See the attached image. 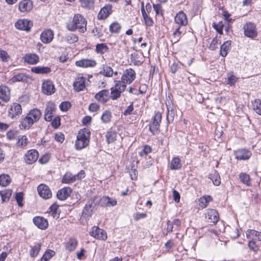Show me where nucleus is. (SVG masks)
<instances>
[{
  "mask_svg": "<svg viewBox=\"0 0 261 261\" xmlns=\"http://www.w3.org/2000/svg\"><path fill=\"white\" fill-rule=\"evenodd\" d=\"M103 73L105 76L108 77L112 76L113 73H114L115 75L117 74V72H114L112 68L110 66L103 67Z\"/></svg>",
  "mask_w": 261,
  "mask_h": 261,
  "instance_id": "nucleus-51",
  "label": "nucleus"
},
{
  "mask_svg": "<svg viewBox=\"0 0 261 261\" xmlns=\"http://www.w3.org/2000/svg\"><path fill=\"white\" fill-rule=\"evenodd\" d=\"M161 120V114L159 112L155 113L152 122L149 124V130L153 135L158 133Z\"/></svg>",
  "mask_w": 261,
  "mask_h": 261,
  "instance_id": "nucleus-6",
  "label": "nucleus"
},
{
  "mask_svg": "<svg viewBox=\"0 0 261 261\" xmlns=\"http://www.w3.org/2000/svg\"><path fill=\"white\" fill-rule=\"evenodd\" d=\"M212 200V198L210 196H205L201 197L199 199V205L202 208H205L207 206V203Z\"/></svg>",
  "mask_w": 261,
  "mask_h": 261,
  "instance_id": "nucleus-45",
  "label": "nucleus"
},
{
  "mask_svg": "<svg viewBox=\"0 0 261 261\" xmlns=\"http://www.w3.org/2000/svg\"><path fill=\"white\" fill-rule=\"evenodd\" d=\"M56 107L54 102H48L46 105L44 111V119L46 121H51L55 115Z\"/></svg>",
  "mask_w": 261,
  "mask_h": 261,
  "instance_id": "nucleus-5",
  "label": "nucleus"
},
{
  "mask_svg": "<svg viewBox=\"0 0 261 261\" xmlns=\"http://www.w3.org/2000/svg\"><path fill=\"white\" fill-rule=\"evenodd\" d=\"M28 143V139L25 136H23L20 138L17 142L18 145L20 146H25Z\"/></svg>",
  "mask_w": 261,
  "mask_h": 261,
  "instance_id": "nucleus-62",
  "label": "nucleus"
},
{
  "mask_svg": "<svg viewBox=\"0 0 261 261\" xmlns=\"http://www.w3.org/2000/svg\"><path fill=\"white\" fill-rule=\"evenodd\" d=\"M70 107V103L67 101L62 102L59 106L60 110L62 111H67Z\"/></svg>",
  "mask_w": 261,
  "mask_h": 261,
  "instance_id": "nucleus-56",
  "label": "nucleus"
},
{
  "mask_svg": "<svg viewBox=\"0 0 261 261\" xmlns=\"http://www.w3.org/2000/svg\"><path fill=\"white\" fill-rule=\"evenodd\" d=\"M121 28L120 25L117 22H113L110 26V31L112 33H118Z\"/></svg>",
  "mask_w": 261,
  "mask_h": 261,
  "instance_id": "nucleus-53",
  "label": "nucleus"
},
{
  "mask_svg": "<svg viewBox=\"0 0 261 261\" xmlns=\"http://www.w3.org/2000/svg\"><path fill=\"white\" fill-rule=\"evenodd\" d=\"M15 199L19 206H23V193L22 192L17 193L15 195Z\"/></svg>",
  "mask_w": 261,
  "mask_h": 261,
  "instance_id": "nucleus-55",
  "label": "nucleus"
},
{
  "mask_svg": "<svg viewBox=\"0 0 261 261\" xmlns=\"http://www.w3.org/2000/svg\"><path fill=\"white\" fill-rule=\"evenodd\" d=\"M253 110L258 115H261V99H256L252 102Z\"/></svg>",
  "mask_w": 261,
  "mask_h": 261,
  "instance_id": "nucleus-44",
  "label": "nucleus"
},
{
  "mask_svg": "<svg viewBox=\"0 0 261 261\" xmlns=\"http://www.w3.org/2000/svg\"><path fill=\"white\" fill-rule=\"evenodd\" d=\"M112 6L108 5L103 7L99 11L97 15L98 19H105L107 18L112 13Z\"/></svg>",
  "mask_w": 261,
  "mask_h": 261,
  "instance_id": "nucleus-25",
  "label": "nucleus"
},
{
  "mask_svg": "<svg viewBox=\"0 0 261 261\" xmlns=\"http://www.w3.org/2000/svg\"><path fill=\"white\" fill-rule=\"evenodd\" d=\"M71 191L72 190L69 187L62 188L57 192V198L61 200H65L69 197Z\"/></svg>",
  "mask_w": 261,
  "mask_h": 261,
  "instance_id": "nucleus-29",
  "label": "nucleus"
},
{
  "mask_svg": "<svg viewBox=\"0 0 261 261\" xmlns=\"http://www.w3.org/2000/svg\"><path fill=\"white\" fill-rule=\"evenodd\" d=\"M106 137L109 143H112L116 140V134L113 132H109L107 133Z\"/></svg>",
  "mask_w": 261,
  "mask_h": 261,
  "instance_id": "nucleus-52",
  "label": "nucleus"
},
{
  "mask_svg": "<svg viewBox=\"0 0 261 261\" xmlns=\"http://www.w3.org/2000/svg\"><path fill=\"white\" fill-rule=\"evenodd\" d=\"M109 49L108 46L105 43L97 44L96 46V51L98 54H103L107 52Z\"/></svg>",
  "mask_w": 261,
  "mask_h": 261,
  "instance_id": "nucleus-43",
  "label": "nucleus"
},
{
  "mask_svg": "<svg viewBox=\"0 0 261 261\" xmlns=\"http://www.w3.org/2000/svg\"><path fill=\"white\" fill-rule=\"evenodd\" d=\"M65 39L66 41L70 44L75 43L78 40V37L77 36L72 33L67 34L65 37Z\"/></svg>",
  "mask_w": 261,
  "mask_h": 261,
  "instance_id": "nucleus-50",
  "label": "nucleus"
},
{
  "mask_svg": "<svg viewBox=\"0 0 261 261\" xmlns=\"http://www.w3.org/2000/svg\"><path fill=\"white\" fill-rule=\"evenodd\" d=\"M11 178L9 175L2 174L0 175V186L6 187L11 182Z\"/></svg>",
  "mask_w": 261,
  "mask_h": 261,
  "instance_id": "nucleus-41",
  "label": "nucleus"
},
{
  "mask_svg": "<svg viewBox=\"0 0 261 261\" xmlns=\"http://www.w3.org/2000/svg\"><path fill=\"white\" fill-rule=\"evenodd\" d=\"M55 254L51 250H47L41 257L40 261H48Z\"/></svg>",
  "mask_w": 261,
  "mask_h": 261,
  "instance_id": "nucleus-48",
  "label": "nucleus"
},
{
  "mask_svg": "<svg viewBox=\"0 0 261 261\" xmlns=\"http://www.w3.org/2000/svg\"><path fill=\"white\" fill-rule=\"evenodd\" d=\"M39 195L43 199H49L52 196L49 188L45 184H40L37 188Z\"/></svg>",
  "mask_w": 261,
  "mask_h": 261,
  "instance_id": "nucleus-11",
  "label": "nucleus"
},
{
  "mask_svg": "<svg viewBox=\"0 0 261 261\" xmlns=\"http://www.w3.org/2000/svg\"><path fill=\"white\" fill-rule=\"evenodd\" d=\"M32 72L36 74H48L50 72L51 69L48 67L36 66L31 68Z\"/></svg>",
  "mask_w": 261,
  "mask_h": 261,
  "instance_id": "nucleus-34",
  "label": "nucleus"
},
{
  "mask_svg": "<svg viewBox=\"0 0 261 261\" xmlns=\"http://www.w3.org/2000/svg\"><path fill=\"white\" fill-rule=\"evenodd\" d=\"M167 108V120L169 123L172 122L175 116V110L173 105L168 101V104H166Z\"/></svg>",
  "mask_w": 261,
  "mask_h": 261,
  "instance_id": "nucleus-32",
  "label": "nucleus"
},
{
  "mask_svg": "<svg viewBox=\"0 0 261 261\" xmlns=\"http://www.w3.org/2000/svg\"><path fill=\"white\" fill-rule=\"evenodd\" d=\"M96 64V61L90 59H83L75 62L76 66L80 67H93Z\"/></svg>",
  "mask_w": 261,
  "mask_h": 261,
  "instance_id": "nucleus-26",
  "label": "nucleus"
},
{
  "mask_svg": "<svg viewBox=\"0 0 261 261\" xmlns=\"http://www.w3.org/2000/svg\"><path fill=\"white\" fill-rule=\"evenodd\" d=\"M0 99L4 102H8L10 99V90L4 85L0 86Z\"/></svg>",
  "mask_w": 261,
  "mask_h": 261,
  "instance_id": "nucleus-22",
  "label": "nucleus"
},
{
  "mask_svg": "<svg viewBox=\"0 0 261 261\" xmlns=\"http://www.w3.org/2000/svg\"><path fill=\"white\" fill-rule=\"evenodd\" d=\"M38 156L39 155L37 151L34 149L30 150L25 154V162L28 164H32L37 160Z\"/></svg>",
  "mask_w": 261,
  "mask_h": 261,
  "instance_id": "nucleus-19",
  "label": "nucleus"
},
{
  "mask_svg": "<svg viewBox=\"0 0 261 261\" xmlns=\"http://www.w3.org/2000/svg\"><path fill=\"white\" fill-rule=\"evenodd\" d=\"M86 79L83 76H78L75 78L73 86L74 90L76 92L83 91L85 88Z\"/></svg>",
  "mask_w": 261,
  "mask_h": 261,
  "instance_id": "nucleus-16",
  "label": "nucleus"
},
{
  "mask_svg": "<svg viewBox=\"0 0 261 261\" xmlns=\"http://www.w3.org/2000/svg\"><path fill=\"white\" fill-rule=\"evenodd\" d=\"M205 218L208 223L216 224L219 219V214L216 210L210 209L205 215Z\"/></svg>",
  "mask_w": 261,
  "mask_h": 261,
  "instance_id": "nucleus-14",
  "label": "nucleus"
},
{
  "mask_svg": "<svg viewBox=\"0 0 261 261\" xmlns=\"http://www.w3.org/2000/svg\"><path fill=\"white\" fill-rule=\"evenodd\" d=\"M181 163L178 157H175L171 161L170 168L171 170H178L180 169Z\"/></svg>",
  "mask_w": 261,
  "mask_h": 261,
  "instance_id": "nucleus-40",
  "label": "nucleus"
},
{
  "mask_svg": "<svg viewBox=\"0 0 261 261\" xmlns=\"http://www.w3.org/2000/svg\"><path fill=\"white\" fill-rule=\"evenodd\" d=\"M95 206L96 203L93 200H90L88 201L83 211L82 214L83 217L86 218H89L91 216Z\"/></svg>",
  "mask_w": 261,
  "mask_h": 261,
  "instance_id": "nucleus-15",
  "label": "nucleus"
},
{
  "mask_svg": "<svg viewBox=\"0 0 261 261\" xmlns=\"http://www.w3.org/2000/svg\"><path fill=\"white\" fill-rule=\"evenodd\" d=\"M24 60L29 64L33 65L37 64L39 61V57L35 54H26L24 57Z\"/></svg>",
  "mask_w": 261,
  "mask_h": 261,
  "instance_id": "nucleus-30",
  "label": "nucleus"
},
{
  "mask_svg": "<svg viewBox=\"0 0 261 261\" xmlns=\"http://www.w3.org/2000/svg\"><path fill=\"white\" fill-rule=\"evenodd\" d=\"M42 90L46 95H51L55 92V88L53 82L50 80L45 81L42 85Z\"/></svg>",
  "mask_w": 261,
  "mask_h": 261,
  "instance_id": "nucleus-13",
  "label": "nucleus"
},
{
  "mask_svg": "<svg viewBox=\"0 0 261 261\" xmlns=\"http://www.w3.org/2000/svg\"><path fill=\"white\" fill-rule=\"evenodd\" d=\"M184 29L180 26H178L175 28V31L173 34V38L172 41L174 43L177 42L180 39L181 35L184 33Z\"/></svg>",
  "mask_w": 261,
  "mask_h": 261,
  "instance_id": "nucleus-35",
  "label": "nucleus"
},
{
  "mask_svg": "<svg viewBox=\"0 0 261 261\" xmlns=\"http://www.w3.org/2000/svg\"><path fill=\"white\" fill-rule=\"evenodd\" d=\"M33 7V2L31 0H22L18 5V9L22 13L30 11Z\"/></svg>",
  "mask_w": 261,
  "mask_h": 261,
  "instance_id": "nucleus-17",
  "label": "nucleus"
},
{
  "mask_svg": "<svg viewBox=\"0 0 261 261\" xmlns=\"http://www.w3.org/2000/svg\"><path fill=\"white\" fill-rule=\"evenodd\" d=\"M115 86L111 88V95L110 97L113 99H117L120 96L121 93L123 92L125 88L126 85L120 83V81H115Z\"/></svg>",
  "mask_w": 261,
  "mask_h": 261,
  "instance_id": "nucleus-3",
  "label": "nucleus"
},
{
  "mask_svg": "<svg viewBox=\"0 0 261 261\" xmlns=\"http://www.w3.org/2000/svg\"><path fill=\"white\" fill-rule=\"evenodd\" d=\"M85 173L84 170H81L79 173L74 175L70 172H67L63 176L62 182L68 184L73 182L76 180L81 179L84 177Z\"/></svg>",
  "mask_w": 261,
  "mask_h": 261,
  "instance_id": "nucleus-4",
  "label": "nucleus"
},
{
  "mask_svg": "<svg viewBox=\"0 0 261 261\" xmlns=\"http://www.w3.org/2000/svg\"><path fill=\"white\" fill-rule=\"evenodd\" d=\"M226 76L225 79V83L230 86H234L238 81V77L232 72L228 73Z\"/></svg>",
  "mask_w": 261,
  "mask_h": 261,
  "instance_id": "nucleus-37",
  "label": "nucleus"
},
{
  "mask_svg": "<svg viewBox=\"0 0 261 261\" xmlns=\"http://www.w3.org/2000/svg\"><path fill=\"white\" fill-rule=\"evenodd\" d=\"M112 118L111 113L109 111H105L101 115V119L103 123H108Z\"/></svg>",
  "mask_w": 261,
  "mask_h": 261,
  "instance_id": "nucleus-46",
  "label": "nucleus"
},
{
  "mask_svg": "<svg viewBox=\"0 0 261 261\" xmlns=\"http://www.w3.org/2000/svg\"><path fill=\"white\" fill-rule=\"evenodd\" d=\"M21 113V106L17 103H13L8 111L9 116L13 119L18 117Z\"/></svg>",
  "mask_w": 261,
  "mask_h": 261,
  "instance_id": "nucleus-12",
  "label": "nucleus"
},
{
  "mask_svg": "<svg viewBox=\"0 0 261 261\" xmlns=\"http://www.w3.org/2000/svg\"><path fill=\"white\" fill-rule=\"evenodd\" d=\"M135 72L132 68L126 69L121 77L120 83H123L125 85L129 84L135 80Z\"/></svg>",
  "mask_w": 261,
  "mask_h": 261,
  "instance_id": "nucleus-8",
  "label": "nucleus"
},
{
  "mask_svg": "<svg viewBox=\"0 0 261 261\" xmlns=\"http://www.w3.org/2000/svg\"><path fill=\"white\" fill-rule=\"evenodd\" d=\"M96 100L102 103L106 102L110 99V93L108 90H102L95 95Z\"/></svg>",
  "mask_w": 261,
  "mask_h": 261,
  "instance_id": "nucleus-24",
  "label": "nucleus"
},
{
  "mask_svg": "<svg viewBox=\"0 0 261 261\" xmlns=\"http://www.w3.org/2000/svg\"><path fill=\"white\" fill-rule=\"evenodd\" d=\"M82 6L86 8H90L93 5V3L91 1L81 0Z\"/></svg>",
  "mask_w": 261,
  "mask_h": 261,
  "instance_id": "nucleus-64",
  "label": "nucleus"
},
{
  "mask_svg": "<svg viewBox=\"0 0 261 261\" xmlns=\"http://www.w3.org/2000/svg\"><path fill=\"white\" fill-rule=\"evenodd\" d=\"M28 77L24 73H19L14 75L8 81V83L12 84L17 82L25 81L27 80Z\"/></svg>",
  "mask_w": 261,
  "mask_h": 261,
  "instance_id": "nucleus-38",
  "label": "nucleus"
},
{
  "mask_svg": "<svg viewBox=\"0 0 261 261\" xmlns=\"http://www.w3.org/2000/svg\"><path fill=\"white\" fill-rule=\"evenodd\" d=\"M109 200H110V198L108 197H103L100 199V204L102 206H109Z\"/></svg>",
  "mask_w": 261,
  "mask_h": 261,
  "instance_id": "nucleus-59",
  "label": "nucleus"
},
{
  "mask_svg": "<svg viewBox=\"0 0 261 261\" xmlns=\"http://www.w3.org/2000/svg\"><path fill=\"white\" fill-rule=\"evenodd\" d=\"M248 247L252 251L256 252L258 250V246L255 244L254 240H252L248 242Z\"/></svg>",
  "mask_w": 261,
  "mask_h": 261,
  "instance_id": "nucleus-61",
  "label": "nucleus"
},
{
  "mask_svg": "<svg viewBox=\"0 0 261 261\" xmlns=\"http://www.w3.org/2000/svg\"><path fill=\"white\" fill-rule=\"evenodd\" d=\"M54 38V32L51 30H44L40 35V39L44 43H50Z\"/></svg>",
  "mask_w": 261,
  "mask_h": 261,
  "instance_id": "nucleus-23",
  "label": "nucleus"
},
{
  "mask_svg": "<svg viewBox=\"0 0 261 261\" xmlns=\"http://www.w3.org/2000/svg\"><path fill=\"white\" fill-rule=\"evenodd\" d=\"M35 123L31 117L27 116V115L20 120V123L19 127L20 129H29Z\"/></svg>",
  "mask_w": 261,
  "mask_h": 261,
  "instance_id": "nucleus-28",
  "label": "nucleus"
},
{
  "mask_svg": "<svg viewBox=\"0 0 261 261\" xmlns=\"http://www.w3.org/2000/svg\"><path fill=\"white\" fill-rule=\"evenodd\" d=\"M221 43V41L217 37H215L212 41L209 48L211 50H214L218 48V45Z\"/></svg>",
  "mask_w": 261,
  "mask_h": 261,
  "instance_id": "nucleus-49",
  "label": "nucleus"
},
{
  "mask_svg": "<svg viewBox=\"0 0 261 261\" xmlns=\"http://www.w3.org/2000/svg\"><path fill=\"white\" fill-rule=\"evenodd\" d=\"M90 132L88 128L81 129L76 136L75 146L77 149H82L87 147L89 143Z\"/></svg>",
  "mask_w": 261,
  "mask_h": 261,
  "instance_id": "nucleus-2",
  "label": "nucleus"
},
{
  "mask_svg": "<svg viewBox=\"0 0 261 261\" xmlns=\"http://www.w3.org/2000/svg\"><path fill=\"white\" fill-rule=\"evenodd\" d=\"M15 27L20 30L29 31L33 26V22L28 19H19L15 23Z\"/></svg>",
  "mask_w": 261,
  "mask_h": 261,
  "instance_id": "nucleus-10",
  "label": "nucleus"
},
{
  "mask_svg": "<svg viewBox=\"0 0 261 261\" xmlns=\"http://www.w3.org/2000/svg\"><path fill=\"white\" fill-rule=\"evenodd\" d=\"M89 234L91 237L97 239L105 241L107 239V234L106 231L98 226H94L92 227Z\"/></svg>",
  "mask_w": 261,
  "mask_h": 261,
  "instance_id": "nucleus-7",
  "label": "nucleus"
},
{
  "mask_svg": "<svg viewBox=\"0 0 261 261\" xmlns=\"http://www.w3.org/2000/svg\"><path fill=\"white\" fill-rule=\"evenodd\" d=\"M231 45V41L228 40L223 43L221 46L220 54L222 57H226Z\"/></svg>",
  "mask_w": 261,
  "mask_h": 261,
  "instance_id": "nucleus-39",
  "label": "nucleus"
},
{
  "mask_svg": "<svg viewBox=\"0 0 261 261\" xmlns=\"http://www.w3.org/2000/svg\"><path fill=\"white\" fill-rule=\"evenodd\" d=\"M12 195V190H5L0 191V195L2 197L3 202H7L9 201Z\"/></svg>",
  "mask_w": 261,
  "mask_h": 261,
  "instance_id": "nucleus-42",
  "label": "nucleus"
},
{
  "mask_svg": "<svg viewBox=\"0 0 261 261\" xmlns=\"http://www.w3.org/2000/svg\"><path fill=\"white\" fill-rule=\"evenodd\" d=\"M214 175L216 176L215 179H214V177H211L210 178L212 180L214 185L219 186L221 182L218 173L216 171H215Z\"/></svg>",
  "mask_w": 261,
  "mask_h": 261,
  "instance_id": "nucleus-58",
  "label": "nucleus"
},
{
  "mask_svg": "<svg viewBox=\"0 0 261 261\" xmlns=\"http://www.w3.org/2000/svg\"><path fill=\"white\" fill-rule=\"evenodd\" d=\"M130 60L135 65H141L144 61V56L141 52H135L131 55Z\"/></svg>",
  "mask_w": 261,
  "mask_h": 261,
  "instance_id": "nucleus-27",
  "label": "nucleus"
},
{
  "mask_svg": "<svg viewBox=\"0 0 261 261\" xmlns=\"http://www.w3.org/2000/svg\"><path fill=\"white\" fill-rule=\"evenodd\" d=\"M0 58L3 62H6L9 60L10 57L6 51L0 49Z\"/></svg>",
  "mask_w": 261,
  "mask_h": 261,
  "instance_id": "nucleus-54",
  "label": "nucleus"
},
{
  "mask_svg": "<svg viewBox=\"0 0 261 261\" xmlns=\"http://www.w3.org/2000/svg\"><path fill=\"white\" fill-rule=\"evenodd\" d=\"M174 22L179 26L182 27L188 24L187 16L183 11H179L174 17Z\"/></svg>",
  "mask_w": 261,
  "mask_h": 261,
  "instance_id": "nucleus-20",
  "label": "nucleus"
},
{
  "mask_svg": "<svg viewBox=\"0 0 261 261\" xmlns=\"http://www.w3.org/2000/svg\"><path fill=\"white\" fill-rule=\"evenodd\" d=\"M77 241L75 238H70L65 243V247L68 252H72L74 250L77 245Z\"/></svg>",
  "mask_w": 261,
  "mask_h": 261,
  "instance_id": "nucleus-33",
  "label": "nucleus"
},
{
  "mask_svg": "<svg viewBox=\"0 0 261 261\" xmlns=\"http://www.w3.org/2000/svg\"><path fill=\"white\" fill-rule=\"evenodd\" d=\"M244 34L246 36L249 38H255L257 35L256 27L255 24L252 22L246 23L244 27Z\"/></svg>",
  "mask_w": 261,
  "mask_h": 261,
  "instance_id": "nucleus-9",
  "label": "nucleus"
},
{
  "mask_svg": "<svg viewBox=\"0 0 261 261\" xmlns=\"http://www.w3.org/2000/svg\"><path fill=\"white\" fill-rule=\"evenodd\" d=\"M41 111L38 109L31 110L27 115V116L31 117L33 121L36 123L39 121L41 116Z\"/></svg>",
  "mask_w": 261,
  "mask_h": 261,
  "instance_id": "nucleus-31",
  "label": "nucleus"
},
{
  "mask_svg": "<svg viewBox=\"0 0 261 261\" xmlns=\"http://www.w3.org/2000/svg\"><path fill=\"white\" fill-rule=\"evenodd\" d=\"M87 21L80 14H75L72 20L67 23L66 27L70 31L77 30L80 32L84 33L87 31Z\"/></svg>",
  "mask_w": 261,
  "mask_h": 261,
  "instance_id": "nucleus-1",
  "label": "nucleus"
},
{
  "mask_svg": "<svg viewBox=\"0 0 261 261\" xmlns=\"http://www.w3.org/2000/svg\"><path fill=\"white\" fill-rule=\"evenodd\" d=\"M234 155L238 160H246L250 158L251 152L248 150L240 149L235 151Z\"/></svg>",
  "mask_w": 261,
  "mask_h": 261,
  "instance_id": "nucleus-21",
  "label": "nucleus"
},
{
  "mask_svg": "<svg viewBox=\"0 0 261 261\" xmlns=\"http://www.w3.org/2000/svg\"><path fill=\"white\" fill-rule=\"evenodd\" d=\"M257 231L255 230L249 229L246 231V236L247 238L254 240L255 236L257 235Z\"/></svg>",
  "mask_w": 261,
  "mask_h": 261,
  "instance_id": "nucleus-57",
  "label": "nucleus"
},
{
  "mask_svg": "<svg viewBox=\"0 0 261 261\" xmlns=\"http://www.w3.org/2000/svg\"><path fill=\"white\" fill-rule=\"evenodd\" d=\"M41 246L42 243L40 242L37 243L34 246H31V249L30 250V256L32 257H36L40 252Z\"/></svg>",
  "mask_w": 261,
  "mask_h": 261,
  "instance_id": "nucleus-36",
  "label": "nucleus"
},
{
  "mask_svg": "<svg viewBox=\"0 0 261 261\" xmlns=\"http://www.w3.org/2000/svg\"><path fill=\"white\" fill-rule=\"evenodd\" d=\"M241 181L248 186L250 185V176L246 173H242L239 175Z\"/></svg>",
  "mask_w": 261,
  "mask_h": 261,
  "instance_id": "nucleus-47",
  "label": "nucleus"
},
{
  "mask_svg": "<svg viewBox=\"0 0 261 261\" xmlns=\"http://www.w3.org/2000/svg\"><path fill=\"white\" fill-rule=\"evenodd\" d=\"M34 224L39 228L44 230L48 226L47 220L42 217L36 216L33 220Z\"/></svg>",
  "mask_w": 261,
  "mask_h": 261,
  "instance_id": "nucleus-18",
  "label": "nucleus"
},
{
  "mask_svg": "<svg viewBox=\"0 0 261 261\" xmlns=\"http://www.w3.org/2000/svg\"><path fill=\"white\" fill-rule=\"evenodd\" d=\"M151 151V149L150 146L148 145H145L143 149L140 152L139 154L141 156H144L147 155L148 153L150 152Z\"/></svg>",
  "mask_w": 261,
  "mask_h": 261,
  "instance_id": "nucleus-63",
  "label": "nucleus"
},
{
  "mask_svg": "<svg viewBox=\"0 0 261 261\" xmlns=\"http://www.w3.org/2000/svg\"><path fill=\"white\" fill-rule=\"evenodd\" d=\"M51 121L52 126L54 128H57L60 125V118L59 116H56L54 118L53 117Z\"/></svg>",
  "mask_w": 261,
  "mask_h": 261,
  "instance_id": "nucleus-60",
  "label": "nucleus"
}]
</instances>
